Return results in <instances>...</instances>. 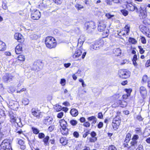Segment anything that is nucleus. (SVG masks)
<instances>
[{
    "mask_svg": "<svg viewBox=\"0 0 150 150\" xmlns=\"http://www.w3.org/2000/svg\"><path fill=\"white\" fill-rule=\"evenodd\" d=\"M45 42L47 47L50 49L55 47L57 45L56 40L51 36L47 37L45 39Z\"/></svg>",
    "mask_w": 150,
    "mask_h": 150,
    "instance_id": "f257e3e1",
    "label": "nucleus"
},
{
    "mask_svg": "<svg viewBox=\"0 0 150 150\" xmlns=\"http://www.w3.org/2000/svg\"><path fill=\"white\" fill-rule=\"evenodd\" d=\"M106 25L103 21H100L98 25V30L99 31H103V35L104 38L107 37L108 35L109 30L105 29Z\"/></svg>",
    "mask_w": 150,
    "mask_h": 150,
    "instance_id": "f03ea898",
    "label": "nucleus"
},
{
    "mask_svg": "<svg viewBox=\"0 0 150 150\" xmlns=\"http://www.w3.org/2000/svg\"><path fill=\"white\" fill-rule=\"evenodd\" d=\"M60 125L62 128L61 129V132L63 135H67L68 134V129L67 128V122L63 119L60 120L59 121Z\"/></svg>",
    "mask_w": 150,
    "mask_h": 150,
    "instance_id": "7ed1b4c3",
    "label": "nucleus"
},
{
    "mask_svg": "<svg viewBox=\"0 0 150 150\" xmlns=\"http://www.w3.org/2000/svg\"><path fill=\"white\" fill-rule=\"evenodd\" d=\"M118 75L120 78L127 79L129 77L130 72L126 70L121 69L119 71Z\"/></svg>",
    "mask_w": 150,
    "mask_h": 150,
    "instance_id": "20e7f679",
    "label": "nucleus"
},
{
    "mask_svg": "<svg viewBox=\"0 0 150 150\" xmlns=\"http://www.w3.org/2000/svg\"><path fill=\"white\" fill-rule=\"evenodd\" d=\"M120 123V118L119 115H117L115 117L112 122V126L115 130H117Z\"/></svg>",
    "mask_w": 150,
    "mask_h": 150,
    "instance_id": "39448f33",
    "label": "nucleus"
},
{
    "mask_svg": "<svg viewBox=\"0 0 150 150\" xmlns=\"http://www.w3.org/2000/svg\"><path fill=\"white\" fill-rule=\"evenodd\" d=\"M2 150H10L11 149V144L7 140H4L0 145Z\"/></svg>",
    "mask_w": 150,
    "mask_h": 150,
    "instance_id": "423d86ee",
    "label": "nucleus"
},
{
    "mask_svg": "<svg viewBox=\"0 0 150 150\" xmlns=\"http://www.w3.org/2000/svg\"><path fill=\"white\" fill-rule=\"evenodd\" d=\"M139 28L143 33L145 34L147 37L150 38V30L149 28L143 25H140Z\"/></svg>",
    "mask_w": 150,
    "mask_h": 150,
    "instance_id": "0eeeda50",
    "label": "nucleus"
},
{
    "mask_svg": "<svg viewBox=\"0 0 150 150\" xmlns=\"http://www.w3.org/2000/svg\"><path fill=\"white\" fill-rule=\"evenodd\" d=\"M41 14L40 11L37 10H34L31 13V18L34 20H38L40 17Z\"/></svg>",
    "mask_w": 150,
    "mask_h": 150,
    "instance_id": "6e6552de",
    "label": "nucleus"
},
{
    "mask_svg": "<svg viewBox=\"0 0 150 150\" xmlns=\"http://www.w3.org/2000/svg\"><path fill=\"white\" fill-rule=\"evenodd\" d=\"M82 53V50L81 47L77 48L74 53H73L72 56L74 59H77L81 56Z\"/></svg>",
    "mask_w": 150,
    "mask_h": 150,
    "instance_id": "1a4fd4ad",
    "label": "nucleus"
},
{
    "mask_svg": "<svg viewBox=\"0 0 150 150\" xmlns=\"http://www.w3.org/2000/svg\"><path fill=\"white\" fill-rule=\"evenodd\" d=\"M127 105V103L124 100H117L116 103L112 105L113 107L120 105L121 107L124 108L126 107Z\"/></svg>",
    "mask_w": 150,
    "mask_h": 150,
    "instance_id": "9d476101",
    "label": "nucleus"
},
{
    "mask_svg": "<svg viewBox=\"0 0 150 150\" xmlns=\"http://www.w3.org/2000/svg\"><path fill=\"white\" fill-rule=\"evenodd\" d=\"M53 121V119L52 117L47 116L45 117L43 120V122L47 125H49L52 124Z\"/></svg>",
    "mask_w": 150,
    "mask_h": 150,
    "instance_id": "9b49d317",
    "label": "nucleus"
},
{
    "mask_svg": "<svg viewBox=\"0 0 150 150\" xmlns=\"http://www.w3.org/2000/svg\"><path fill=\"white\" fill-rule=\"evenodd\" d=\"M101 46L100 42L98 41L92 44L91 46V50H98Z\"/></svg>",
    "mask_w": 150,
    "mask_h": 150,
    "instance_id": "f8f14e48",
    "label": "nucleus"
},
{
    "mask_svg": "<svg viewBox=\"0 0 150 150\" xmlns=\"http://www.w3.org/2000/svg\"><path fill=\"white\" fill-rule=\"evenodd\" d=\"M14 37L15 39L20 42H23L24 41V39L23 36L20 33H17L15 34Z\"/></svg>",
    "mask_w": 150,
    "mask_h": 150,
    "instance_id": "ddd939ff",
    "label": "nucleus"
},
{
    "mask_svg": "<svg viewBox=\"0 0 150 150\" xmlns=\"http://www.w3.org/2000/svg\"><path fill=\"white\" fill-rule=\"evenodd\" d=\"M91 137L88 139L89 142H94L97 140V138L96 137V132L93 131L90 133Z\"/></svg>",
    "mask_w": 150,
    "mask_h": 150,
    "instance_id": "4468645a",
    "label": "nucleus"
},
{
    "mask_svg": "<svg viewBox=\"0 0 150 150\" xmlns=\"http://www.w3.org/2000/svg\"><path fill=\"white\" fill-rule=\"evenodd\" d=\"M126 7L128 9L131 11H133L134 10H136L137 11H138L137 8L131 3H127L126 5Z\"/></svg>",
    "mask_w": 150,
    "mask_h": 150,
    "instance_id": "2eb2a0df",
    "label": "nucleus"
},
{
    "mask_svg": "<svg viewBox=\"0 0 150 150\" xmlns=\"http://www.w3.org/2000/svg\"><path fill=\"white\" fill-rule=\"evenodd\" d=\"M139 91L142 97L144 98H145L147 94L146 88L143 86H141L140 88Z\"/></svg>",
    "mask_w": 150,
    "mask_h": 150,
    "instance_id": "dca6fc26",
    "label": "nucleus"
},
{
    "mask_svg": "<svg viewBox=\"0 0 150 150\" xmlns=\"http://www.w3.org/2000/svg\"><path fill=\"white\" fill-rule=\"evenodd\" d=\"M85 26L86 27V29H94L96 28L95 24L93 22L90 23H86L85 24Z\"/></svg>",
    "mask_w": 150,
    "mask_h": 150,
    "instance_id": "f3484780",
    "label": "nucleus"
},
{
    "mask_svg": "<svg viewBox=\"0 0 150 150\" xmlns=\"http://www.w3.org/2000/svg\"><path fill=\"white\" fill-rule=\"evenodd\" d=\"M22 45L21 44H18L16 47L15 52L17 54H20L22 51Z\"/></svg>",
    "mask_w": 150,
    "mask_h": 150,
    "instance_id": "a211bd4d",
    "label": "nucleus"
},
{
    "mask_svg": "<svg viewBox=\"0 0 150 150\" xmlns=\"http://www.w3.org/2000/svg\"><path fill=\"white\" fill-rule=\"evenodd\" d=\"M10 122L11 123H14L16 122L17 120L18 117L16 115L13 113H11L10 114Z\"/></svg>",
    "mask_w": 150,
    "mask_h": 150,
    "instance_id": "6ab92c4d",
    "label": "nucleus"
},
{
    "mask_svg": "<svg viewBox=\"0 0 150 150\" xmlns=\"http://www.w3.org/2000/svg\"><path fill=\"white\" fill-rule=\"evenodd\" d=\"M139 10L140 13L139 15L143 19L145 18L146 16V15L145 13L146 12L144 11L142 9L141 6L140 7Z\"/></svg>",
    "mask_w": 150,
    "mask_h": 150,
    "instance_id": "aec40b11",
    "label": "nucleus"
},
{
    "mask_svg": "<svg viewBox=\"0 0 150 150\" xmlns=\"http://www.w3.org/2000/svg\"><path fill=\"white\" fill-rule=\"evenodd\" d=\"M85 41L83 37H80L78 40V46L81 47Z\"/></svg>",
    "mask_w": 150,
    "mask_h": 150,
    "instance_id": "412c9836",
    "label": "nucleus"
},
{
    "mask_svg": "<svg viewBox=\"0 0 150 150\" xmlns=\"http://www.w3.org/2000/svg\"><path fill=\"white\" fill-rule=\"evenodd\" d=\"M71 115L74 117H76L78 114V110L75 108L71 109L70 111Z\"/></svg>",
    "mask_w": 150,
    "mask_h": 150,
    "instance_id": "4be33fe9",
    "label": "nucleus"
},
{
    "mask_svg": "<svg viewBox=\"0 0 150 150\" xmlns=\"http://www.w3.org/2000/svg\"><path fill=\"white\" fill-rule=\"evenodd\" d=\"M113 52L116 55H120L121 53V50L119 48H116L113 49Z\"/></svg>",
    "mask_w": 150,
    "mask_h": 150,
    "instance_id": "5701e85b",
    "label": "nucleus"
},
{
    "mask_svg": "<svg viewBox=\"0 0 150 150\" xmlns=\"http://www.w3.org/2000/svg\"><path fill=\"white\" fill-rule=\"evenodd\" d=\"M32 115L37 118H40V115L39 112L35 110V109H32L31 110Z\"/></svg>",
    "mask_w": 150,
    "mask_h": 150,
    "instance_id": "b1692460",
    "label": "nucleus"
},
{
    "mask_svg": "<svg viewBox=\"0 0 150 150\" xmlns=\"http://www.w3.org/2000/svg\"><path fill=\"white\" fill-rule=\"evenodd\" d=\"M6 49V46L4 42L0 41V51H4Z\"/></svg>",
    "mask_w": 150,
    "mask_h": 150,
    "instance_id": "393cba45",
    "label": "nucleus"
},
{
    "mask_svg": "<svg viewBox=\"0 0 150 150\" xmlns=\"http://www.w3.org/2000/svg\"><path fill=\"white\" fill-rule=\"evenodd\" d=\"M3 80L5 83H8L9 82L8 77V74H6L4 75L2 78Z\"/></svg>",
    "mask_w": 150,
    "mask_h": 150,
    "instance_id": "a878e982",
    "label": "nucleus"
},
{
    "mask_svg": "<svg viewBox=\"0 0 150 150\" xmlns=\"http://www.w3.org/2000/svg\"><path fill=\"white\" fill-rule=\"evenodd\" d=\"M49 137L48 136H46L43 139V141L46 145H48L49 143L48 141L49 139Z\"/></svg>",
    "mask_w": 150,
    "mask_h": 150,
    "instance_id": "bb28decb",
    "label": "nucleus"
},
{
    "mask_svg": "<svg viewBox=\"0 0 150 150\" xmlns=\"http://www.w3.org/2000/svg\"><path fill=\"white\" fill-rule=\"evenodd\" d=\"M131 134L129 133H128L126 135L125 138V141L126 142H129L131 138Z\"/></svg>",
    "mask_w": 150,
    "mask_h": 150,
    "instance_id": "cd10ccee",
    "label": "nucleus"
},
{
    "mask_svg": "<svg viewBox=\"0 0 150 150\" xmlns=\"http://www.w3.org/2000/svg\"><path fill=\"white\" fill-rule=\"evenodd\" d=\"M60 143L64 145H66L67 143L66 139L63 137L60 139Z\"/></svg>",
    "mask_w": 150,
    "mask_h": 150,
    "instance_id": "c85d7f7f",
    "label": "nucleus"
},
{
    "mask_svg": "<svg viewBox=\"0 0 150 150\" xmlns=\"http://www.w3.org/2000/svg\"><path fill=\"white\" fill-rule=\"evenodd\" d=\"M32 129L33 132L35 134H37L39 133V130L35 127H33Z\"/></svg>",
    "mask_w": 150,
    "mask_h": 150,
    "instance_id": "c756f323",
    "label": "nucleus"
},
{
    "mask_svg": "<svg viewBox=\"0 0 150 150\" xmlns=\"http://www.w3.org/2000/svg\"><path fill=\"white\" fill-rule=\"evenodd\" d=\"M22 103L25 105H28L29 103V100L27 98H24L22 100Z\"/></svg>",
    "mask_w": 150,
    "mask_h": 150,
    "instance_id": "7c9ffc66",
    "label": "nucleus"
},
{
    "mask_svg": "<svg viewBox=\"0 0 150 150\" xmlns=\"http://www.w3.org/2000/svg\"><path fill=\"white\" fill-rule=\"evenodd\" d=\"M129 42L133 44H135L137 42V41L134 38H130L129 39Z\"/></svg>",
    "mask_w": 150,
    "mask_h": 150,
    "instance_id": "2f4dec72",
    "label": "nucleus"
},
{
    "mask_svg": "<svg viewBox=\"0 0 150 150\" xmlns=\"http://www.w3.org/2000/svg\"><path fill=\"white\" fill-rule=\"evenodd\" d=\"M88 120L90 121L92 120H94L95 121V122H96V118L95 116H92L90 117H88L87 118Z\"/></svg>",
    "mask_w": 150,
    "mask_h": 150,
    "instance_id": "473e14b6",
    "label": "nucleus"
},
{
    "mask_svg": "<svg viewBox=\"0 0 150 150\" xmlns=\"http://www.w3.org/2000/svg\"><path fill=\"white\" fill-rule=\"evenodd\" d=\"M124 30L126 33L128 34L129 32V27L127 25H126L125 27Z\"/></svg>",
    "mask_w": 150,
    "mask_h": 150,
    "instance_id": "72a5a7b5",
    "label": "nucleus"
},
{
    "mask_svg": "<svg viewBox=\"0 0 150 150\" xmlns=\"http://www.w3.org/2000/svg\"><path fill=\"white\" fill-rule=\"evenodd\" d=\"M121 12L122 14L125 16H127L128 13V11L125 9L122 10Z\"/></svg>",
    "mask_w": 150,
    "mask_h": 150,
    "instance_id": "f704fd0d",
    "label": "nucleus"
},
{
    "mask_svg": "<svg viewBox=\"0 0 150 150\" xmlns=\"http://www.w3.org/2000/svg\"><path fill=\"white\" fill-rule=\"evenodd\" d=\"M18 59L19 60L24 61L25 59V56L23 55H20L18 56Z\"/></svg>",
    "mask_w": 150,
    "mask_h": 150,
    "instance_id": "c9c22d12",
    "label": "nucleus"
},
{
    "mask_svg": "<svg viewBox=\"0 0 150 150\" xmlns=\"http://www.w3.org/2000/svg\"><path fill=\"white\" fill-rule=\"evenodd\" d=\"M75 7L78 10H81L83 8V6H82L78 4H76Z\"/></svg>",
    "mask_w": 150,
    "mask_h": 150,
    "instance_id": "e433bc0d",
    "label": "nucleus"
},
{
    "mask_svg": "<svg viewBox=\"0 0 150 150\" xmlns=\"http://www.w3.org/2000/svg\"><path fill=\"white\" fill-rule=\"evenodd\" d=\"M70 123L73 126H75L77 124V122L76 120H72L70 121Z\"/></svg>",
    "mask_w": 150,
    "mask_h": 150,
    "instance_id": "4c0bfd02",
    "label": "nucleus"
},
{
    "mask_svg": "<svg viewBox=\"0 0 150 150\" xmlns=\"http://www.w3.org/2000/svg\"><path fill=\"white\" fill-rule=\"evenodd\" d=\"M60 83L62 86H64L66 84V80L64 79H61Z\"/></svg>",
    "mask_w": 150,
    "mask_h": 150,
    "instance_id": "58836bf2",
    "label": "nucleus"
},
{
    "mask_svg": "<svg viewBox=\"0 0 150 150\" xmlns=\"http://www.w3.org/2000/svg\"><path fill=\"white\" fill-rule=\"evenodd\" d=\"M105 16L108 19H109L114 17V16L113 15H111L110 13H106Z\"/></svg>",
    "mask_w": 150,
    "mask_h": 150,
    "instance_id": "ea45409f",
    "label": "nucleus"
},
{
    "mask_svg": "<svg viewBox=\"0 0 150 150\" xmlns=\"http://www.w3.org/2000/svg\"><path fill=\"white\" fill-rule=\"evenodd\" d=\"M18 120V121L17 120L16 122L17 123L18 126V127H22L23 125H22V123L21 122L20 118H19Z\"/></svg>",
    "mask_w": 150,
    "mask_h": 150,
    "instance_id": "a19ab883",
    "label": "nucleus"
},
{
    "mask_svg": "<svg viewBox=\"0 0 150 150\" xmlns=\"http://www.w3.org/2000/svg\"><path fill=\"white\" fill-rule=\"evenodd\" d=\"M45 135L44 134L42 133H39L38 137L39 138L42 139L44 138Z\"/></svg>",
    "mask_w": 150,
    "mask_h": 150,
    "instance_id": "79ce46f5",
    "label": "nucleus"
},
{
    "mask_svg": "<svg viewBox=\"0 0 150 150\" xmlns=\"http://www.w3.org/2000/svg\"><path fill=\"white\" fill-rule=\"evenodd\" d=\"M137 142H131L130 143L131 146L134 147H136L137 145Z\"/></svg>",
    "mask_w": 150,
    "mask_h": 150,
    "instance_id": "37998d69",
    "label": "nucleus"
},
{
    "mask_svg": "<svg viewBox=\"0 0 150 150\" xmlns=\"http://www.w3.org/2000/svg\"><path fill=\"white\" fill-rule=\"evenodd\" d=\"M55 3L57 4H60L62 3V0H53Z\"/></svg>",
    "mask_w": 150,
    "mask_h": 150,
    "instance_id": "c03bdc74",
    "label": "nucleus"
},
{
    "mask_svg": "<svg viewBox=\"0 0 150 150\" xmlns=\"http://www.w3.org/2000/svg\"><path fill=\"white\" fill-rule=\"evenodd\" d=\"M8 77L9 82L12 80V79L14 77V76L10 74H8Z\"/></svg>",
    "mask_w": 150,
    "mask_h": 150,
    "instance_id": "a18cd8bd",
    "label": "nucleus"
},
{
    "mask_svg": "<svg viewBox=\"0 0 150 150\" xmlns=\"http://www.w3.org/2000/svg\"><path fill=\"white\" fill-rule=\"evenodd\" d=\"M108 150H116L115 147L113 145L109 146Z\"/></svg>",
    "mask_w": 150,
    "mask_h": 150,
    "instance_id": "49530a36",
    "label": "nucleus"
},
{
    "mask_svg": "<svg viewBox=\"0 0 150 150\" xmlns=\"http://www.w3.org/2000/svg\"><path fill=\"white\" fill-rule=\"evenodd\" d=\"M73 135L76 138H78L79 136V134L78 132L75 131L73 133Z\"/></svg>",
    "mask_w": 150,
    "mask_h": 150,
    "instance_id": "de8ad7c7",
    "label": "nucleus"
},
{
    "mask_svg": "<svg viewBox=\"0 0 150 150\" xmlns=\"http://www.w3.org/2000/svg\"><path fill=\"white\" fill-rule=\"evenodd\" d=\"M2 7L4 10H6L7 8V6L6 3L3 2L2 4Z\"/></svg>",
    "mask_w": 150,
    "mask_h": 150,
    "instance_id": "09e8293b",
    "label": "nucleus"
},
{
    "mask_svg": "<svg viewBox=\"0 0 150 150\" xmlns=\"http://www.w3.org/2000/svg\"><path fill=\"white\" fill-rule=\"evenodd\" d=\"M148 79V77L147 76L145 75L143 76L142 78V81L144 82H146Z\"/></svg>",
    "mask_w": 150,
    "mask_h": 150,
    "instance_id": "8fccbe9b",
    "label": "nucleus"
},
{
    "mask_svg": "<svg viewBox=\"0 0 150 150\" xmlns=\"http://www.w3.org/2000/svg\"><path fill=\"white\" fill-rule=\"evenodd\" d=\"M63 114L64 113L63 112L59 113L57 115V117L59 118H62L63 115Z\"/></svg>",
    "mask_w": 150,
    "mask_h": 150,
    "instance_id": "3c124183",
    "label": "nucleus"
},
{
    "mask_svg": "<svg viewBox=\"0 0 150 150\" xmlns=\"http://www.w3.org/2000/svg\"><path fill=\"white\" fill-rule=\"evenodd\" d=\"M138 47L139 49V52L141 54H143L144 52L143 49L141 46H139Z\"/></svg>",
    "mask_w": 150,
    "mask_h": 150,
    "instance_id": "603ef678",
    "label": "nucleus"
},
{
    "mask_svg": "<svg viewBox=\"0 0 150 150\" xmlns=\"http://www.w3.org/2000/svg\"><path fill=\"white\" fill-rule=\"evenodd\" d=\"M125 91L126 92H127V94L129 96L130 93L132 91V90L130 89H125Z\"/></svg>",
    "mask_w": 150,
    "mask_h": 150,
    "instance_id": "864d4df0",
    "label": "nucleus"
},
{
    "mask_svg": "<svg viewBox=\"0 0 150 150\" xmlns=\"http://www.w3.org/2000/svg\"><path fill=\"white\" fill-rule=\"evenodd\" d=\"M141 40L143 44H145L146 42V40L145 38L143 37L141 38Z\"/></svg>",
    "mask_w": 150,
    "mask_h": 150,
    "instance_id": "5fc2aeb1",
    "label": "nucleus"
},
{
    "mask_svg": "<svg viewBox=\"0 0 150 150\" xmlns=\"http://www.w3.org/2000/svg\"><path fill=\"white\" fill-rule=\"evenodd\" d=\"M30 37L32 39H36L38 38V36L34 34L31 35L30 36Z\"/></svg>",
    "mask_w": 150,
    "mask_h": 150,
    "instance_id": "6e6d98bb",
    "label": "nucleus"
},
{
    "mask_svg": "<svg viewBox=\"0 0 150 150\" xmlns=\"http://www.w3.org/2000/svg\"><path fill=\"white\" fill-rule=\"evenodd\" d=\"M145 66L148 67L150 66V60H148L145 64Z\"/></svg>",
    "mask_w": 150,
    "mask_h": 150,
    "instance_id": "4d7b16f0",
    "label": "nucleus"
},
{
    "mask_svg": "<svg viewBox=\"0 0 150 150\" xmlns=\"http://www.w3.org/2000/svg\"><path fill=\"white\" fill-rule=\"evenodd\" d=\"M56 110L57 111H59L61 110V106L59 105L56 106Z\"/></svg>",
    "mask_w": 150,
    "mask_h": 150,
    "instance_id": "13d9d810",
    "label": "nucleus"
},
{
    "mask_svg": "<svg viewBox=\"0 0 150 150\" xmlns=\"http://www.w3.org/2000/svg\"><path fill=\"white\" fill-rule=\"evenodd\" d=\"M139 137L138 135H134L132 139H133V140H135L137 141V140L138 139Z\"/></svg>",
    "mask_w": 150,
    "mask_h": 150,
    "instance_id": "bf43d9fd",
    "label": "nucleus"
},
{
    "mask_svg": "<svg viewBox=\"0 0 150 150\" xmlns=\"http://www.w3.org/2000/svg\"><path fill=\"white\" fill-rule=\"evenodd\" d=\"M103 123L102 122H100L98 125V127L99 128H100L103 127Z\"/></svg>",
    "mask_w": 150,
    "mask_h": 150,
    "instance_id": "052dcab7",
    "label": "nucleus"
},
{
    "mask_svg": "<svg viewBox=\"0 0 150 150\" xmlns=\"http://www.w3.org/2000/svg\"><path fill=\"white\" fill-rule=\"evenodd\" d=\"M90 123L89 122H87L83 124V125L86 127H88L90 126Z\"/></svg>",
    "mask_w": 150,
    "mask_h": 150,
    "instance_id": "680f3d73",
    "label": "nucleus"
},
{
    "mask_svg": "<svg viewBox=\"0 0 150 150\" xmlns=\"http://www.w3.org/2000/svg\"><path fill=\"white\" fill-rule=\"evenodd\" d=\"M18 144L21 146L23 145L24 144V142L21 139L19 140L18 141Z\"/></svg>",
    "mask_w": 150,
    "mask_h": 150,
    "instance_id": "e2e57ef3",
    "label": "nucleus"
},
{
    "mask_svg": "<svg viewBox=\"0 0 150 150\" xmlns=\"http://www.w3.org/2000/svg\"><path fill=\"white\" fill-rule=\"evenodd\" d=\"M103 117V115L102 112H99L98 114V117L100 119H101Z\"/></svg>",
    "mask_w": 150,
    "mask_h": 150,
    "instance_id": "0e129e2a",
    "label": "nucleus"
},
{
    "mask_svg": "<svg viewBox=\"0 0 150 150\" xmlns=\"http://www.w3.org/2000/svg\"><path fill=\"white\" fill-rule=\"evenodd\" d=\"M89 134L90 133L89 131L83 134V137L84 138H85L87 136L88 134Z\"/></svg>",
    "mask_w": 150,
    "mask_h": 150,
    "instance_id": "69168bd1",
    "label": "nucleus"
},
{
    "mask_svg": "<svg viewBox=\"0 0 150 150\" xmlns=\"http://www.w3.org/2000/svg\"><path fill=\"white\" fill-rule=\"evenodd\" d=\"M136 150H143V146L142 145H139Z\"/></svg>",
    "mask_w": 150,
    "mask_h": 150,
    "instance_id": "338daca9",
    "label": "nucleus"
},
{
    "mask_svg": "<svg viewBox=\"0 0 150 150\" xmlns=\"http://www.w3.org/2000/svg\"><path fill=\"white\" fill-rule=\"evenodd\" d=\"M137 119L140 121L142 120V118L140 115H138L137 117Z\"/></svg>",
    "mask_w": 150,
    "mask_h": 150,
    "instance_id": "774afa93",
    "label": "nucleus"
}]
</instances>
